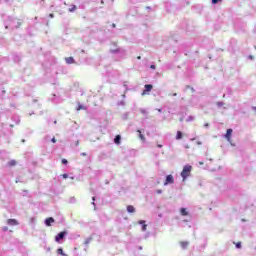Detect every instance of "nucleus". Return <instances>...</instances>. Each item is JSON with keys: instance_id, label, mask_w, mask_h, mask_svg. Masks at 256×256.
<instances>
[{"instance_id": "obj_1", "label": "nucleus", "mask_w": 256, "mask_h": 256, "mask_svg": "<svg viewBox=\"0 0 256 256\" xmlns=\"http://www.w3.org/2000/svg\"><path fill=\"white\" fill-rule=\"evenodd\" d=\"M191 171H193V167L191 165H186L183 167V170L181 172V177L183 178V181L187 179L191 175Z\"/></svg>"}, {"instance_id": "obj_2", "label": "nucleus", "mask_w": 256, "mask_h": 256, "mask_svg": "<svg viewBox=\"0 0 256 256\" xmlns=\"http://www.w3.org/2000/svg\"><path fill=\"white\" fill-rule=\"evenodd\" d=\"M173 183H175V178H173V175H167L164 185H173Z\"/></svg>"}, {"instance_id": "obj_3", "label": "nucleus", "mask_w": 256, "mask_h": 256, "mask_svg": "<svg viewBox=\"0 0 256 256\" xmlns=\"http://www.w3.org/2000/svg\"><path fill=\"white\" fill-rule=\"evenodd\" d=\"M153 90V85L151 84H146L144 86V91L142 92V95H147L148 93H150V91Z\"/></svg>"}, {"instance_id": "obj_4", "label": "nucleus", "mask_w": 256, "mask_h": 256, "mask_svg": "<svg viewBox=\"0 0 256 256\" xmlns=\"http://www.w3.org/2000/svg\"><path fill=\"white\" fill-rule=\"evenodd\" d=\"M65 235H67V232H60L58 235L55 236L56 243H59L61 239H65Z\"/></svg>"}, {"instance_id": "obj_5", "label": "nucleus", "mask_w": 256, "mask_h": 256, "mask_svg": "<svg viewBox=\"0 0 256 256\" xmlns=\"http://www.w3.org/2000/svg\"><path fill=\"white\" fill-rule=\"evenodd\" d=\"M233 134V129H227L226 134H225V139H227V141L231 142V135Z\"/></svg>"}, {"instance_id": "obj_6", "label": "nucleus", "mask_w": 256, "mask_h": 256, "mask_svg": "<svg viewBox=\"0 0 256 256\" xmlns=\"http://www.w3.org/2000/svg\"><path fill=\"white\" fill-rule=\"evenodd\" d=\"M51 223H55V219L53 217H49L45 220L46 227H51Z\"/></svg>"}, {"instance_id": "obj_7", "label": "nucleus", "mask_w": 256, "mask_h": 256, "mask_svg": "<svg viewBox=\"0 0 256 256\" xmlns=\"http://www.w3.org/2000/svg\"><path fill=\"white\" fill-rule=\"evenodd\" d=\"M7 224L13 227L15 225H19V222L16 219H8Z\"/></svg>"}, {"instance_id": "obj_8", "label": "nucleus", "mask_w": 256, "mask_h": 256, "mask_svg": "<svg viewBox=\"0 0 256 256\" xmlns=\"http://www.w3.org/2000/svg\"><path fill=\"white\" fill-rule=\"evenodd\" d=\"M65 61L68 65H73L75 63V59L73 57L65 58Z\"/></svg>"}, {"instance_id": "obj_9", "label": "nucleus", "mask_w": 256, "mask_h": 256, "mask_svg": "<svg viewBox=\"0 0 256 256\" xmlns=\"http://www.w3.org/2000/svg\"><path fill=\"white\" fill-rule=\"evenodd\" d=\"M114 143L116 145H121V135H116V137L114 138Z\"/></svg>"}, {"instance_id": "obj_10", "label": "nucleus", "mask_w": 256, "mask_h": 256, "mask_svg": "<svg viewBox=\"0 0 256 256\" xmlns=\"http://www.w3.org/2000/svg\"><path fill=\"white\" fill-rule=\"evenodd\" d=\"M127 212L128 213H135V207L133 205L127 206Z\"/></svg>"}, {"instance_id": "obj_11", "label": "nucleus", "mask_w": 256, "mask_h": 256, "mask_svg": "<svg viewBox=\"0 0 256 256\" xmlns=\"http://www.w3.org/2000/svg\"><path fill=\"white\" fill-rule=\"evenodd\" d=\"M180 213L183 217H187V215H189V212H187V209L185 208H181Z\"/></svg>"}, {"instance_id": "obj_12", "label": "nucleus", "mask_w": 256, "mask_h": 256, "mask_svg": "<svg viewBox=\"0 0 256 256\" xmlns=\"http://www.w3.org/2000/svg\"><path fill=\"white\" fill-rule=\"evenodd\" d=\"M180 139H183V132L177 131L176 140H177V141H180Z\"/></svg>"}, {"instance_id": "obj_13", "label": "nucleus", "mask_w": 256, "mask_h": 256, "mask_svg": "<svg viewBox=\"0 0 256 256\" xmlns=\"http://www.w3.org/2000/svg\"><path fill=\"white\" fill-rule=\"evenodd\" d=\"M87 109L85 106L81 105V103H78V106L76 108L77 111H85Z\"/></svg>"}, {"instance_id": "obj_14", "label": "nucleus", "mask_w": 256, "mask_h": 256, "mask_svg": "<svg viewBox=\"0 0 256 256\" xmlns=\"http://www.w3.org/2000/svg\"><path fill=\"white\" fill-rule=\"evenodd\" d=\"M75 11H77V6L76 5H71L69 8V12L70 13H75Z\"/></svg>"}, {"instance_id": "obj_15", "label": "nucleus", "mask_w": 256, "mask_h": 256, "mask_svg": "<svg viewBox=\"0 0 256 256\" xmlns=\"http://www.w3.org/2000/svg\"><path fill=\"white\" fill-rule=\"evenodd\" d=\"M8 165H9V167H15V165H17V161L11 160L8 162Z\"/></svg>"}, {"instance_id": "obj_16", "label": "nucleus", "mask_w": 256, "mask_h": 256, "mask_svg": "<svg viewBox=\"0 0 256 256\" xmlns=\"http://www.w3.org/2000/svg\"><path fill=\"white\" fill-rule=\"evenodd\" d=\"M57 254H58V255H62V256H67V254L63 253V248H59V249L57 250Z\"/></svg>"}, {"instance_id": "obj_17", "label": "nucleus", "mask_w": 256, "mask_h": 256, "mask_svg": "<svg viewBox=\"0 0 256 256\" xmlns=\"http://www.w3.org/2000/svg\"><path fill=\"white\" fill-rule=\"evenodd\" d=\"M137 133H139V138L141 139V141H145V136L141 134V130H138Z\"/></svg>"}, {"instance_id": "obj_18", "label": "nucleus", "mask_w": 256, "mask_h": 256, "mask_svg": "<svg viewBox=\"0 0 256 256\" xmlns=\"http://www.w3.org/2000/svg\"><path fill=\"white\" fill-rule=\"evenodd\" d=\"M111 51H112V53H119L120 49L116 48V49H112Z\"/></svg>"}, {"instance_id": "obj_19", "label": "nucleus", "mask_w": 256, "mask_h": 256, "mask_svg": "<svg viewBox=\"0 0 256 256\" xmlns=\"http://www.w3.org/2000/svg\"><path fill=\"white\" fill-rule=\"evenodd\" d=\"M140 113H142L143 115H147V110L142 109V110H140Z\"/></svg>"}, {"instance_id": "obj_20", "label": "nucleus", "mask_w": 256, "mask_h": 256, "mask_svg": "<svg viewBox=\"0 0 256 256\" xmlns=\"http://www.w3.org/2000/svg\"><path fill=\"white\" fill-rule=\"evenodd\" d=\"M142 231H147V224H143Z\"/></svg>"}, {"instance_id": "obj_21", "label": "nucleus", "mask_w": 256, "mask_h": 256, "mask_svg": "<svg viewBox=\"0 0 256 256\" xmlns=\"http://www.w3.org/2000/svg\"><path fill=\"white\" fill-rule=\"evenodd\" d=\"M67 163H68L67 159H62V164L63 165H67Z\"/></svg>"}, {"instance_id": "obj_22", "label": "nucleus", "mask_w": 256, "mask_h": 256, "mask_svg": "<svg viewBox=\"0 0 256 256\" xmlns=\"http://www.w3.org/2000/svg\"><path fill=\"white\" fill-rule=\"evenodd\" d=\"M181 245H182V247H187V245H189V243H187V242H182Z\"/></svg>"}, {"instance_id": "obj_23", "label": "nucleus", "mask_w": 256, "mask_h": 256, "mask_svg": "<svg viewBox=\"0 0 256 256\" xmlns=\"http://www.w3.org/2000/svg\"><path fill=\"white\" fill-rule=\"evenodd\" d=\"M237 249H241V242L236 243Z\"/></svg>"}, {"instance_id": "obj_24", "label": "nucleus", "mask_w": 256, "mask_h": 256, "mask_svg": "<svg viewBox=\"0 0 256 256\" xmlns=\"http://www.w3.org/2000/svg\"><path fill=\"white\" fill-rule=\"evenodd\" d=\"M219 1H221V0H212V3H213L214 5H217V3H219Z\"/></svg>"}, {"instance_id": "obj_25", "label": "nucleus", "mask_w": 256, "mask_h": 256, "mask_svg": "<svg viewBox=\"0 0 256 256\" xmlns=\"http://www.w3.org/2000/svg\"><path fill=\"white\" fill-rule=\"evenodd\" d=\"M196 145H203V142L200 141V140H198V141L196 142Z\"/></svg>"}, {"instance_id": "obj_26", "label": "nucleus", "mask_w": 256, "mask_h": 256, "mask_svg": "<svg viewBox=\"0 0 256 256\" xmlns=\"http://www.w3.org/2000/svg\"><path fill=\"white\" fill-rule=\"evenodd\" d=\"M62 177H63V179H67V178L69 177V175H67V174H62Z\"/></svg>"}, {"instance_id": "obj_27", "label": "nucleus", "mask_w": 256, "mask_h": 256, "mask_svg": "<svg viewBox=\"0 0 256 256\" xmlns=\"http://www.w3.org/2000/svg\"><path fill=\"white\" fill-rule=\"evenodd\" d=\"M139 224H140V225H145V220H140V221H139Z\"/></svg>"}, {"instance_id": "obj_28", "label": "nucleus", "mask_w": 256, "mask_h": 256, "mask_svg": "<svg viewBox=\"0 0 256 256\" xmlns=\"http://www.w3.org/2000/svg\"><path fill=\"white\" fill-rule=\"evenodd\" d=\"M81 156H82V157H87V153L82 152V153H81Z\"/></svg>"}, {"instance_id": "obj_29", "label": "nucleus", "mask_w": 256, "mask_h": 256, "mask_svg": "<svg viewBox=\"0 0 256 256\" xmlns=\"http://www.w3.org/2000/svg\"><path fill=\"white\" fill-rule=\"evenodd\" d=\"M3 231H9V227L7 226L3 227Z\"/></svg>"}, {"instance_id": "obj_30", "label": "nucleus", "mask_w": 256, "mask_h": 256, "mask_svg": "<svg viewBox=\"0 0 256 256\" xmlns=\"http://www.w3.org/2000/svg\"><path fill=\"white\" fill-rule=\"evenodd\" d=\"M50 19H53V17H55V15L53 13L49 14Z\"/></svg>"}, {"instance_id": "obj_31", "label": "nucleus", "mask_w": 256, "mask_h": 256, "mask_svg": "<svg viewBox=\"0 0 256 256\" xmlns=\"http://www.w3.org/2000/svg\"><path fill=\"white\" fill-rule=\"evenodd\" d=\"M52 143H57V140L55 138H52Z\"/></svg>"}, {"instance_id": "obj_32", "label": "nucleus", "mask_w": 256, "mask_h": 256, "mask_svg": "<svg viewBox=\"0 0 256 256\" xmlns=\"http://www.w3.org/2000/svg\"><path fill=\"white\" fill-rule=\"evenodd\" d=\"M115 27H117V25L115 23H113L112 28L115 29Z\"/></svg>"}, {"instance_id": "obj_33", "label": "nucleus", "mask_w": 256, "mask_h": 256, "mask_svg": "<svg viewBox=\"0 0 256 256\" xmlns=\"http://www.w3.org/2000/svg\"><path fill=\"white\" fill-rule=\"evenodd\" d=\"M150 69H155V65H151V66H150Z\"/></svg>"}, {"instance_id": "obj_34", "label": "nucleus", "mask_w": 256, "mask_h": 256, "mask_svg": "<svg viewBox=\"0 0 256 256\" xmlns=\"http://www.w3.org/2000/svg\"><path fill=\"white\" fill-rule=\"evenodd\" d=\"M185 149H190V146H189V145H186V146H185Z\"/></svg>"}, {"instance_id": "obj_35", "label": "nucleus", "mask_w": 256, "mask_h": 256, "mask_svg": "<svg viewBox=\"0 0 256 256\" xmlns=\"http://www.w3.org/2000/svg\"><path fill=\"white\" fill-rule=\"evenodd\" d=\"M157 193H158V194H161V193H162V191H161V190H157Z\"/></svg>"}, {"instance_id": "obj_36", "label": "nucleus", "mask_w": 256, "mask_h": 256, "mask_svg": "<svg viewBox=\"0 0 256 256\" xmlns=\"http://www.w3.org/2000/svg\"><path fill=\"white\" fill-rule=\"evenodd\" d=\"M253 111H256V106L252 107Z\"/></svg>"}, {"instance_id": "obj_37", "label": "nucleus", "mask_w": 256, "mask_h": 256, "mask_svg": "<svg viewBox=\"0 0 256 256\" xmlns=\"http://www.w3.org/2000/svg\"><path fill=\"white\" fill-rule=\"evenodd\" d=\"M190 141H195V138L190 139Z\"/></svg>"}, {"instance_id": "obj_38", "label": "nucleus", "mask_w": 256, "mask_h": 256, "mask_svg": "<svg viewBox=\"0 0 256 256\" xmlns=\"http://www.w3.org/2000/svg\"><path fill=\"white\" fill-rule=\"evenodd\" d=\"M137 59H141V56H138Z\"/></svg>"}, {"instance_id": "obj_39", "label": "nucleus", "mask_w": 256, "mask_h": 256, "mask_svg": "<svg viewBox=\"0 0 256 256\" xmlns=\"http://www.w3.org/2000/svg\"><path fill=\"white\" fill-rule=\"evenodd\" d=\"M177 96V93H174V97Z\"/></svg>"}]
</instances>
